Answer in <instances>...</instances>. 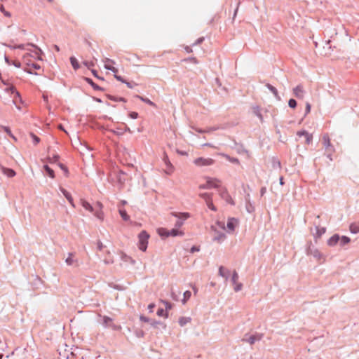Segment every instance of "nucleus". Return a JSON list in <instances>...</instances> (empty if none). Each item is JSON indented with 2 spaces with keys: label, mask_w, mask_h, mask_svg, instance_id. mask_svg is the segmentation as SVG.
Returning <instances> with one entry per match:
<instances>
[{
  "label": "nucleus",
  "mask_w": 359,
  "mask_h": 359,
  "mask_svg": "<svg viewBox=\"0 0 359 359\" xmlns=\"http://www.w3.org/2000/svg\"><path fill=\"white\" fill-rule=\"evenodd\" d=\"M211 231L213 232L212 240L219 243H222L226 239V235L223 232L225 230V224L224 222L217 221L215 224L212 225Z\"/></svg>",
  "instance_id": "obj_1"
},
{
  "label": "nucleus",
  "mask_w": 359,
  "mask_h": 359,
  "mask_svg": "<svg viewBox=\"0 0 359 359\" xmlns=\"http://www.w3.org/2000/svg\"><path fill=\"white\" fill-rule=\"evenodd\" d=\"M98 317L100 318V322L104 328H110L113 330H121V326L116 325L114 323L113 318H111L107 316H102L100 314L98 315Z\"/></svg>",
  "instance_id": "obj_2"
},
{
  "label": "nucleus",
  "mask_w": 359,
  "mask_h": 359,
  "mask_svg": "<svg viewBox=\"0 0 359 359\" xmlns=\"http://www.w3.org/2000/svg\"><path fill=\"white\" fill-rule=\"evenodd\" d=\"M149 235L146 231H142L138 235V248L144 252L147 248Z\"/></svg>",
  "instance_id": "obj_3"
},
{
  "label": "nucleus",
  "mask_w": 359,
  "mask_h": 359,
  "mask_svg": "<svg viewBox=\"0 0 359 359\" xmlns=\"http://www.w3.org/2000/svg\"><path fill=\"white\" fill-rule=\"evenodd\" d=\"M206 183L201 184L199 189H218L221 185V181L217 178L206 177Z\"/></svg>",
  "instance_id": "obj_4"
},
{
  "label": "nucleus",
  "mask_w": 359,
  "mask_h": 359,
  "mask_svg": "<svg viewBox=\"0 0 359 359\" xmlns=\"http://www.w3.org/2000/svg\"><path fill=\"white\" fill-rule=\"evenodd\" d=\"M262 338L263 334L261 333L256 332L253 334H245L242 339V341L252 345L256 342L261 341Z\"/></svg>",
  "instance_id": "obj_5"
},
{
  "label": "nucleus",
  "mask_w": 359,
  "mask_h": 359,
  "mask_svg": "<svg viewBox=\"0 0 359 359\" xmlns=\"http://www.w3.org/2000/svg\"><path fill=\"white\" fill-rule=\"evenodd\" d=\"M6 91L10 93L13 95V102L15 105L16 108L20 110L21 107L19 103L22 102V99L19 92L13 87L11 86L6 88Z\"/></svg>",
  "instance_id": "obj_6"
},
{
  "label": "nucleus",
  "mask_w": 359,
  "mask_h": 359,
  "mask_svg": "<svg viewBox=\"0 0 359 359\" xmlns=\"http://www.w3.org/2000/svg\"><path fill=\"white\" fill-rule=\"evenodd\" d=\"M27 46H32V47L36 49V50L33 52L34 55L32 56L36 57V58L39 60H42L41 55L43 54V51L41 50V49L40 48H39L36 45H35L32 43H28L27 44ZM25 46H26V45H25V44H19V45L15 46L13 47V48L25 50V49H26Z\"/></svg>",
  "instance_id": "obj_7"
},
{
  "label": "nucleus",
  "mask_w": 359,
  "mask_h": 359,
  "mask_svg": "<svg viewBox=\"0 0 359 359\" xmlns=\"http://www.w3.org/2000/svg\"><path fill=\"white\" fill-rule=\"evenodd\" d=\"M172 215L177 218L175 226L178 229L184 224L186 219L190 217V214L188 212H172Z\"/></svg>",
  "instance_id": "obj_8"
},
{
  "label": "nucleus",
  "mask_w": 359,
  "mask_h": 359,
  "mask_svg": "<svg viewBox=\"0 0 359 359\" xmlns=\"http://www.w3.org/2000/svg\"><path fill=\"white\" fill-rule=\"evenodd\" d=\"M306 254L308 255H311L314 258H316L318 261H324V256L313 245H310L307 250H306Z\"/></svg>",
  "instance_id": "obj_9"
},
{
  "label": "nucleus",
  "mask_w": 359,
  "mask_h": 359,
  "mask_svg": "<svg viewBox=\"0 0 359 359\" xmlns=\"http://www.w3.org/2000/svg\"><path fill=\"white\" fill-rule=\"evenodd\" d=\"M214 163L215 161L211 158L199 157L194 161V165L198 167L209 166L212 165Z\"/></svg>",
  "instance_id": "obj_10"
},
{
  "label": "nucleus",
  "mask_w": 359,
  "mask_h": 359,
  "mask_svg": "<svg viewBox=\"0 0 359 359\" xmlns=\"http://www.w3.org/2000/svg\"><path fill=\"white\" fill-rule=\"evenodd\" d=\"M238 223V220L236 218H229L227 221L226 226H225L226 232L229 233H233Z\"/></svg>",
  "instance_id": "obj_11"
},
{
  "label": "nucleus",
  "mask_w": 359,
  "mask_h": 359,
  "mask_svg": "<svg viewBox=\"0 0 359 359\" xmlns=\"http://www.w3.org/2000/svg\"><path fill=\"white\" fill-rule=\"evenodd\" d=\"M323 144L326 151H334V148L331 144L330 139L327 134L323 136Z\"/></svg>",
  "instance_id": "obj_12"
},
{
  "label": "nucleus",
  "mask_w": 359,
  "mask_h": 359,
  "mask_svg": "<svg viewBox=\"0 0 359 359\" xmlns=\"http://www.w3.org/2000/svg\"><path fill=\"white\" fill-rule=\"evenodd\" d=\"M293 93L298 99H303L305 95V90L302 85H298L293 88Z\"/></svg>",
  "instance_id": "obj_13"
},
{
  "label": "nucleus",
  "mask_w": 359,
  "mask_h": 359,
  "mask_svg": "<svg viewBox=\"0 0 359 359\" xmlns=\"http://www.w3.org/2000/svg\"><path fill=\"white\" fill-rule=\"evenodd\" d=\"M162 231L166 232V237L168 236H182L184 233L178 230V228H174L170 231H168L165 229H162Z\"/></svg>",
  "instance_id": "obj_14"
},
{
  "label": "nucleus",
  "mask_w": 359,
  "mask_h": 359,
  "mask_svg": "<svg viewBox=\"0 0 359 359\" xmlns=\"http://www.w3.org/2000/svg\"><path fill=\"white\" fill-rule=\"evenodd\" d=\"M104 68L106 69H108V70H110L112 72H114V74L117 73L118 72V69L112 66H111L109 64H115V62L113 60H111V59H109V58H106L104 60Z\"/></svg>",
  "instance_id": "obj_15"
},
{
  "label": "nucleus",
  "mask_w": 359,
  "mask_h": 359,
  "mask_svg": "<svg viewBox=\"0 0 359 359\" xmlns=\"http://www.w3.org/2000/svg\"><path fill=\"white\" fill-rule=\"evenodd\" d=\"M0 170L2 172L4 175H6L8 177H13L16 175L14 170L11 168H5L2 165H0Z\"/></svg>",
  "instance_id": "obj_16"
},
{
  "label": "nucleus",
  "mask_w": 359,
  "mask_h": 359,
  "mask_svg": "<svg viewBox=\"0 0 359 359\" xmlns=\"http://www.w3.org/2000/svg\"><path fill=\"white\" fill-rule=\"evenodd\" d=\"M65 263L68 266H72L74 264L78 266V260L74 258V254L72 252L68 253V256L65 259Z\"/></svg>",
  "instance_id": "obj_17"
},
{
  "label": "nucleus",
  "mask_w": 359,
  "mask_h": 359,
  "mask_svg": "<svg viewBox=\"0 0 359 359\" xmlns=\"http://www.w3.org/2000/svg\"><path fill=\"white\" fill-rule=\"evenodd\" d=\"M60 190L64 196L67 198V200L69 201L70 205L73 208H74L75 205H74V200H73V198H72V195L67 191H66L64 188H62V187H60Z\"/></svg>",
  "instance_id": "obj_18"
},
{
  "label": "nucleus",
  "mask_w": 359,
  "mask_h": 359,
  "mask_svg": "<svg viewBox=\"0 0 359 359\" xmlns=\"http://www.w3.org/2000/svg\"><path fill=\"white\" fill-rule=\"evenodd\" d=\"M163 161L166 165V170H165V172L168 174V175H170L172 171H173V166L171 164V163L170 162L169 159H168V157L167 155H165L164 157H163Z\"/></svg>",
  "instance_id": "obj_19"
},
{
  "label": "nucleus",
  "mask_w": 359,
  "mask_h": 359,
  "mask_svg": "<svg viewBox=\"0 0 359 359\" xmlns=\"http://www.w3.org/2000/svg\"><path fill=\"white\" fill-rule=\"evenodd\" d=\"M338 243H339V236L338 234L331 236L327 242V245L331 247L336 245Z\"/></svg>",
  "instance_id": "obj_20"
},
{
  "label": "nucleus",
  "mask_w": 359,
  "mask_h": 359,
  "mask_svg": "<svg viewBox=\"0 0 359 359\" xmlns=\"http://www.w3.org/2000/svg\"><path fill=\"white\" fill-rule=\"evenodd\" d=\"M265 86L273 93L277 100L280 101L281 100L277 89L274 86L269 83H266Z\"/></svg>",
  "instance_id": "obj_21"
},
{
  "label": "nucleus",
  "mask_w": 359,
  "mask_h": 359,
  "mask_svg": "<svg viewBox=\"0 0 359 359\" xmlns=\"http://www.w3.org/2000/svg\"><path fill=\"white\" fill-rule=\"evenodd\" d=\"M229 273V271L228 269H224L223 266H220L219 268V275L224 278L226 280H228Z\"/></svg>",
  "instance_id": "obj_22"
},
{
  "label": "nucleus",
  "mask_w": 359,
  "mask_h": 359,
  "mask_svg": "<svg viewBox=\"0 0 359 359\" xmlns=\"http://www.w3.org/2000/svg\"><path fill=\"white\" fill-rule=\"evenodd\" d=\"M81 204L83 206V208H85L86 210L93 212H94V207H93L88 201L81 199Z\"/></svg>",
  "instance_id": "obj_23"
},
{
  "label": "nucleus",
  "mask_w": 359,
  "mask_h": 359,
  "mask_svg": "<svg viewBox=\"0 0 359 359\" xmlns=\"http://www.w3.org/2000/svg\"><path fill=\"white\" fill-rule=\"evenodd\" d=\"M252 111H253L254 114L259 118L261 122H263L264 118L261 114L260 108L258 106H254L252 107Z\"/></svg>",
  "instance_id": "obj_24"
},
{
  "label": "nucleus",
  "mask_w": 359,
  "mask_h": 359,
  "mask_svg": "<svg viewBox=\"0 0 359 359\" xmlns=\"http://www.w3.org/2000/svg\"><path fill=\"white\" fill-rule=\"evenodd\" d=\"M191 320V318L190 317L182 316L179 318L178 322H179L180 325L183 327L185 325H187V323H190Z\"/></svg>",
  "instance_id": "obj_25"
},
{
  "label": "nucleus",
  "mask_w": 359,
  "mask_h": 359,
  "mask_svg": "<svg viewBox=\"0 0 359 359\" xmlns=\"http://www.w3.org/2000/svg\"><path fill=\"white\" fill-rule=\"evenodd\" d=\"M220 196L224 199L226 201H228V199H231V196L229 194L227 190L226 189H223L219 192Z\"/></svg>",
  "instance_id": "obj_26"
},
{
  "label": "nucleus",
  "mask_w": 359,
  "mask_h": 359,
  "mask_svg": "<svg viewBox=\"0 0 359 359\" xmlns=\"http://www.w3.org/2000/svg\"><path fill=\"white\" fill-rule=\"evenodd\" d=\"M199 196L205 201V203L212 199V194L211 193H201L199 194Z\"/></svg>",
  "instance_id": "obj_27"
},
{
  "label": "nucleus",
  "mask_w": 359,
  "mask_h": 359,
  "mask_svg": "<svg viewBox=\"0 0 359 359\" xmlns=\"http://www.w3.org/2000/svg\"><path fill=\"white\" fill-rule=\"evenodd\" d=\"M94 215L100 221H102L104 219V212L102 211V209L100 210H94Z\"/></svg>",
  "instance_id": "obj_28"
},
{
  "label": "nucleus",
  "mask_w": 359,
  "mask_h": 359,
  "mask_svg": "<svg viewBox=\"0 0 359 359\" xmlns=\"http://www.w3.org/2000/svg\"><path fill=\"white\" fill-rule=\"evenodd\" d=\"M86 81H87V83L88 84H90L93 87V88L94 90H102V88L101 87H100L99 86H97V84H95L91 79L86 78Z\"/></svg>",
  "instance_id": "obj_29"
},
{
  "label": "nucleus",
  "mask_w": 359,
  "mask_h": 359,
  "mask_svg": "<svg viewBox=\"0 0 359 359\" xmlns=\"http://www.w3.org/2000/svg\"><path fill=\"white\" fill-rule=\"evenodd\" d=\"M350 238L346 236H339V244L341 246H344L350 242Z\"/></svg>",
  "instance_id": "obj_30"
},
{
  "label": "nucleus",
  "mask_w": 359,
  "mask_h": 359,
  "mask_svg": "<svg viewBox=\"0 0 359 359\" xmlns=\"http://www.w3.org/2000/svg\"><path fill=\"white\" fill-rule=\"evenodd\" d=\"M119 214L121 217V218L124 220V221H128L130 220V217L129 215L127 214L126 211L125 209H121L120 208L119 209Z\"/></svg>",
  "instance_id": "obj_31"
},
{
  "label": "nucleus",
  "mask_w": 359,
  "mask_h": 359,
  "mask_svg": "<svg viewBox=\"0 0 359 359\" xmlns=\"http://www.w3.org/2000/svg\"><path fill=\"white\" fill-rule=\"evenodd\" d=\"M70 62L72 65V67L75 69V70H77L78 69H79L80 67V65L76 60V57H70Z\"/></svg>",
  "instance_id": "obj_32"
},
{
  "label": "nucleus",
  "mask_w": 359,
  "mask_h": 359,
  "mask_svg": "<svg viewBox=\"0 0 359 359\" xmlns=\"http://www.w3.org/2000/svg\"><path fill=\"white\" fill-rule=\"evenodd\" d=\"M350 231L352 233H359V225L355 224H351L349 227Z\"/></svg>",
  "instance_id": "obj_33"
},
{
  "label": "nucleus",
  "mask_w": 359,
  "mask_h": 359,
  "mask_svg": "<svg viewBox=\"0 0 359 359\" xmlns=\"http://www.w3.org/2000/svg\"><path fill=\"white\" fill-rule=\"evenodd\" d=\"M316 236L317 237H320L323 234H324L326 231V229L325 227H319V226H316Z\"/></svg>",
  "instance_id": "obj_34"
},
{
  "label": "nucleus",
  "mask_w": 359,
  "mask_h": 359,
  "mask_svg": "<svg viewBox=\"0 0 359 359\" xmlns=\"http://www.w3.org/2000/svg\"><path fill=\"white\" fill-rule=\"evenodd\" d=\"M0 128L3 129L11 137H12L15 141L17 140L16 137L12 134L10 128L7 126H0Z\"/></svg>",
  "instance_id": "obj_35"
},
{
  "label": "nucleus",
  "mask_w": 359,
  "mask_h": 359,
  "mask_svg": "<svg viewBox=\"0 0 359 359\" xmlns=\"http://www.w3.org/2000/svg\"><path fill=\"white\" fill-rule=\"evenodd\" d=\"M44 169L50 177H51V178L55 177V174H54L53 170L51 169L48 165H44Z\"/></svg>",
  "instance_id": "obj_36"
},
{
  "label": "nucleus",
  "mask_w": 359,
  "mask_h": 359,
  "mask_svg": "<svg viewBox=\"0 0 359 359\" xmlns=\"http://www.w3.org/2000/svg\"><path fill=\"white\" fill-rule=\"evenodd\" d=\"M183 296H184V298H183V299L182 300V304H186V302H187V300L191 297V292H190V291L187 290V291H185V292H184Z\"/></svg>",
  "instance_id": "obj_37"
},
{
  "label": "nucleus",
  "mask_w": 359,
  "mask_h": 359,
  "mask_svg": "<svg viewBox=\"0 0 359 359\" xmlns=\"http://www.w3.org/2000/svg\"><path fill=\"white\" fill-rule=\"evenodd\" d=\"M137 98H139L140 100H142V102L151 105V106H154L155 104L151 101L148 98H146V97H143L142 96H140V95H137Z\"/></svg>",
  "instance_id": "obj_38"
},
{
  "label": "nucleus",
  "mask_w": 359,
  "mask_h": 359,
  "mask_svg": "<svg viewBox=\"0 0 359 359\" xmlns=\"http://www.w3.org/2000/svg\"><path fill=\"white\" fill-rule=\"evenodd\" d=\"M206 205L208 206V208L209 209H210L211 210L214 211V212H216L217 211V208L214 205L213 203H212V199H211L210 201H208L207 203H206Z\"/></svg>",
  "instance_id": "obj_39"
},
{
  "label": "nucleus",
  "mask_w": 359,
  "mask_h": 359,
  "mask_svg": "<svg viewBox=\"0 0 359 359\" xmlns=\"http://www.w3.org/2000/svg\"><path fill=\"white\" fill-rule=\"evenodd\" d=\"M238 280V274L236 271H234L232 274L231 282L233 284H236V283H237Z\"/></svg>",
  "instance_id": "obj_40"
},
{
  "label": "nucleus",
  "mask_w": 359,
  "mask_h": 359,
  "mask_svg": "<svg viewBox=\"0 0 359 359\" xmlns=\"http://www.w3.org/2000/svg\"><path fill=\"white\" fill-rule=\"evenodd\" d=\"M288 106L292 109L295 108L297 107V101L293 98L290 99L288 101Z\"/></svg>",
  "instance_id": "obj_41"
},
{
  "label": "nucleus",
  "mask_w": 359,
  "mask_h": 359,
  "mask_svg": "<svg viewBox=\"0 0 359 359\" xmlns=\"http://www.w3.org/2000/svg\"><path fill=\"white\" fill-rule=\"evenodd\" d=\"M157 315L158 316H165V318L168 317V313H167V311H165L163 309H159L158 311H157Z\"/></svg>",
  "instance_id": "obj_42"
},
{
  "label": "nucleus",
  "mask_w": 359,
  "mask_h": 359,
  "mask_svg": "<svg viewBox=\"0 0 359 359\" xmlns=\"http://www.w3.org/2000/svg\"><path fill=\"white\" fill-rule=\"evenodd\" d=\"M0 11L6 17H11V14L10 12L6 11L4 8V6L3 5L0 6Z\"/></svg>",
  "instance_id": "obj_43"
},
{
  "label": "nucleus",
  "mask_w": 359,
  "mask_h": 359,
  "mask_svg": "<svg viewBox=\"0 0 359 359\" xmlns=\"http://www.w3.org/2000/svg\"><path fill=\"white\" fill-rule=\"evenodd\" d=\"M31 137L32 138L33 142L34 144H37L40 142V139L34 133L30 134Z\"/></svg>",
  "instance_id": "obj_44"
},
{
  "label": "nucleus",
  "mask_w": 359,
  "mask_h": 359,
  "mask_svg": "<svg viewBox=\"0 0 359 359\" xmlns=\"http://www.w3.org/2000/svg\"><path fill=\"white\" fill-rule=\"evenodd\" d=\"M220 128L219 126H215V127H209L207 129H205V133H210L213 131H215L217 130H219Z\"/></svg>",
  "instance_id": "obj_45"
},
{
  "label": "nucleus",
  "mask_w": 359,
  "mask_h": 359,
  "mask_svg": "<svg viewBox=\"0 0 359 359\" xmlns=\"http://www.w3.org/2000/svg\"><path fill=\"white\" fill-rule=\"evenodd\" d=\"M161 302L165 305V311H167L168 310H170L172 308V304L167 302V301H165V300H161Z\"/></svg>",
  "instance_id": "obj_46"
},
{
  "label": "nucleus",
  "mask_w": 359,
  "mask_h": 359,
  "mask_svg": "<svg viewBox=\"0 0 359 359\" xmlns=\"http://www.w3.org/2000/svg\"><path fill=\"white\" fill-rule=\"evenodd\" d=\"M122 259L125 262L130 261L131 264H134L135 263V261L131 257H128L127 255H124L122 256Z\"/></svg>",
  "instance_id": "obj_47"
},
{
  "label": "nucleus",
  "mask_w": 359,
  "mask_h": 359,
  "mask_svg": "<svg viewBox=\"0 0 359 359\" xmlns=\"http://www.w3.org/2000/svg\"><path fill=\"white\" fill-rule=\"evenodd\" d=\"M273 167L274 168L280 169V162L276 159L273 160Z\"/></svg>",
  "instance_id": "obj_48"
},
{
  "label": "nucleus",
  "mask_w": 359,
  "mask_h": 359,
  "mask_svg": "<svg viewBox=\"0 0 359 359\" xmlns=\"http://www.w3.org/2000/svg\"><path fill=\"white\" fill-rule=\"evenodd\" d=\"M234 285V290L236 292H238L240 290H242V287H243V284L242 283H236V284H233Z\"/></svg>",
  "instance_id": "obj_49"
},
{
  "label": "nucleus",
  "mask_w": 359,
  "mask_h": 359,
  "mask_svg": "<svg viewBox=\"0 0 359 359\" xmlns=\"http://www.w3.org/2000/svg\"><path fill=\"white\" fill-rule=\"evenodd\" d=\"M305 137L306 144H309L313 140V135L309 133L307 135L305 136Z\"/></svg>",
  "instance_id": "obj_50"
},
{
  "label": "nucleus",
  "mask_w": 359,
  "mask_h": 359,
  "mask_svg": "<svg viewBox=\"0 0 359 359\" xmlns=\"http://www.w3.org/2000/svg\"><path fill=\"white\" fill-rule=\"evenodd\" d=\"M83 64L87 67L88 69H90L91 67H93L95 65V63L94 62L91 61V62H88V61H84L83 62Z\"/></svg>",
  "instance_id": "obj_51"
},
{
  "label": "nucleus",
  "mask_w": 359,
  "mask_h": 359,
  "mask_svg": "<svg viewBox=\"0 0 359 359\" xmlns=\"http://www.w3.org/2000/svg\"><path fill=\"white\" fill-rule=\"evenodd\" d=\"M238 152L241 154H248V150H246L245 148L243 147V146H241L238 149Z\"/></svg>",
  "instance_id": "obj_52"
},
{
  "label": "nucleus",
  "mask_w": 359,
  "mask_h": 359,
  "mask_svg": "<svg viewBox=\"0 0 359 359\" xmlns=\"http://www.w3.org/2000/svg\"><path fill=\"white\" fill-rule=\"evenodd\" d=\"M309 134V133L306 130H301V131H298L297 133V135L299 136V137H302V136H306Z\"/></svg>",
  "instance_id": "obj_53"
},
{
  "label": "nucleus",
  "mask_w": 359,
  "mask_h": 359,
  "mask_svg": "<svg viewBox=\"0 0 359 359\" xmlns=\"http://www.w3.org/2000/svg\"><path fill=\"white\" fill-rule=\"evenodd\" d=\"M226 158L229 159V161L231 163H239V161L238 158H231L228 156H226Z\"/></svg>",
  "instance_id": "obj_54"
},
{
  "label": "nucleus",
  "mask_w": 359,
  "mask_h": 359,
  "mask_svg": "<svg viewBox=\"0 0 359 359\" xmlns=\"http://www.w3.org/2000/svg\"><path fill=\"white\" fill-rule=\"evenodd\" d=\"M129 116L133 119H136L138 117V114L137 112L133 111L129 114Z\"/></svg>",
  "instance_id": "obj_55"
},
{
  "label": "nucleus",
  "mask_w": 359,
  "mask_h": 359,
  "mask_svg": "<svg viewBox=\"0 0 359 359\" xmlns=\"http://www.w3.org/2000/svg\"><path fill=\"white\" fill-rule=\"evenodd\" d=\"M114 78L117 80V81H119L122 83H125L126 80H124L121 76H118L116 74H114Z\"/></svg>",
  "instance_id": "obj_56"
},
{
  "label": "nucleus",
  "mask_w": 359,
  "mask_h": 359,
  "mask_svg": "<svg viewBox=\"0 0 359 359\" xmlns=\"http://www.w3.org/2000/svg\"><path fill=\"white\" fill-rule=\"evenodd\" d=\"M102 204L100 202H97L95 206L94 207V210L97 209H102Z\"/></svg>",
  "instance_id": "obj_57"
},
{
  "label": "nucleus",
  "mask_w": 359,
  "mask_h": 359,
  "mask_svg": "<svg viewBox=\"0 0 359 359\" xmlns=\"http://www.w3.org/2000/svg\"><path fill=\"white\" fill-rule=\"evenodd\" d=\"M311 111V104L307 102L306 103V115Z\"/></svg>",
  "instance_id": "obj_58"
},
{
  "label": "nucleus",
  "mask_w": 359,
  "mask_h": 359,
  "mask_svg": "<svg viewBox=\"0 0 359 359\" xmlns=\"http://www.w3.org/2000/svg\"><path fill=\"white\" fill-rule=\"evenodd\" d=\"M11 65H13L17 68H20L21 67L20 62L17 61H12Z\"/></svg>",
  "instance_id": "obj_59"
},
{
  "label": "nucleus",
  "mask_w": 359,
  "mask_h": 359,
  "mask_svg": "<svg viewBox=\"0 0 359 359\" xmlns=\"http://www.w3.org/2000/svg\"><path fill=\"white\" fill-rule=\"evenodd\" d=\"M140 320L145 323H149L150 321L149 318L145 316H140Z\"/></svg>",
  "instance_id": "obj_60"
},
{
  "label": "nucleus",
  "mask_w": 359,
  "mask_h": 359,
  "mask_svg": "<svg viewBox=\"0 0 359 359\" xmlns=\"http://www.w3.org/2000/svg\"><path fill=\"white\" fill-rule=\"evenodd\" d=\"M326 152H327V154H326L327 157L330 161H332V154H333V153H334V151H326Z\"/></svg>",
  "instance_id": "obj_61"
},
{
  "label": "nucleus",
  "mask_w": 359,
  "mask_h": 359,
  "mask_svg": "<svg viewBox=\"0 0 359 359\" xmlns=\"http://www.w3.org/2000/svg\"><path fill=\"white\" fill-rule=\"evenodd\" d=\"M192 128L194 130H195L196 132L199 133H205V130H202V129H200V128H195V127H192Z\"/></svg>",
  "instance_id": "obj_62"
},
{
  "label": "nucleus",
  "mask_w": 359,
  "mask_h": 359,
  "mask_svg": "<svg viewBox=\"0 0 359 359\" xmlns=\"http://www.w3.org/2000/svg\"><path fill=\"white\" fill-rule=\"evenodd\" d=\"M4 60L8 65H11L12 61L10 60L9 58L6 55H4Z\"/></svg>",
  "instance_id": "obj_63"
},
{
  "label": "nucleus",
  "mask_w": 359,
  "mask_h": 359,
  "mask_svg": "<svg viewBox=\"0 0 359 359\" xmlns=\"http://www.w3.org/2000/svg\"><path fill=\"white\" fill-rule=\"evenodd\" d=\"M104 262L106 264H112L114 262V261L112 259H106L104 260Z\"/></svg>",
  "instance_id": "obj_64"
}]
</instances>
